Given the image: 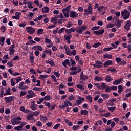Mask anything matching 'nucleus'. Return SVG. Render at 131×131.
<instances>
[{
	"instance_id": "obj_1",
	"label": "nucleus",
	"mask_w": 131,
	"mask_h": 131,
	"mask_svg": "<svg viewBox=\"0 0 131 131\" xmlns=\"http://www.w3.org/2000/svg\"><path fill=\"white\" fill-rule=\"evenodd\" d=\"M121 14L122 15V17H123V19L125 20L128 19L130 16V12L126 9H124V10L121 12Z\"/></svg>"
},
{
	"instance_id": "obj_2",
	"label": "nucleus",
	"mask_w": 131,
	"mask_h": 131,
	"mask_svg": "<svg viewBox=\"0 0 131 131\" xmlns=\"http://www.w3.org/2000/svg\"><path fill=\"white\" fill-rule=\"evenodd\" d=\"M88 27L85 25H82L76 28V32L79 34H82L83 31H85Z\"/></svg>"
},
{
	"instance_id": "obj_3",
	"label": "nucleus",
	"mask_w": 131,
	"mask_h": 131,
	"mask_svg": "<svg viewBox=\"0 0 131 131\" xmlns=\"http://www.w3.org/2000/svg\"><path fill=\"white\" fill-rule=\"evenodd\" d=\"M15 99V97L13 96H10L9 97H5L4 98V100L6 104L11 103Z\"/></svg>"
},
{
	"instance_id": "obj_4",
	"label": "nucleus",
	"mask_w": 131,
	"mask_h": 131,
	"mask_svg": "<svg viewBox=\"0 0 131 131\" xmlns=\"http://www.w3.org/2000/svg\"><path fill=\"white\" fill-rule=\"evenodd\" d=\"M25 125H26V122L23 121V123L20 124L19 126H15L14 130L17 131H22V128Z\"/></svg>"
},
{
	"instance_id": "obj_5",
	"label": "nucleus",
	"mask_w": 131,
	"mask_h": 131,
	"mask_svg": "<svg viewBox=\"0 0 131 131\" xmlns=\"http://www.w3.org/2000/svg\"><path fill=\"white\" fill-rule=\"evenodd\" d=\"M84 13H89V14H93V8L91 4L88 7V9H85L84 10Z\"/></svg>"
},
{
	"instance_id": "obj_6",
	"label": "nucleus",
	"mask_w": 131,
	"mask_h": 131,
	"mask_svg": "<svg viewBox=\"0 0 131 131\" xmlns=\"http://www.w3.org/2000/svg\"><path fill=\"white\" fill-rule=\"evenodd\" d=\"M104 32H105V30L103 29H102L99 30L98 31H95L93 32V33L94 34H96V35L100 36L103 35Z\"/></svg>"
},
{
	"instance_id": "obj_7",
	"label": "nucleus",
	"mask_w": 131,
	"mask_h": 131,
	"mask_svg": "<svg viewBox=\"0 0 131 131\" xmlns=\"http://www.w3.org/2000/svg\"><path fill=\"white\" fill-rule=\"evenodd\" d=\"M26 29L28 33H30V34H33L35 32V30L32 27H27Z\"/></svg>"
},
{
	"instance_id": "obj_8",
	"label": "nucleus",
	"mask_w": 131,
	"mask_h": 131,
	"mask_svg": "<svg viewBox=\"0 0 131 131\" xmlns=\"http://www.w3.org/2000/svg\"><path fill=\"white\" fill-rule=\"evenodd\" d=\"M131 27V21L128 20L126 25L124 26V29L126 30L127 31L130 30Z\"/></svg>"
},
{
	"instance_id": "obj_9",
	"label": "nucleus",
	"mask_w": 131,
	"mask_h": 131,
	"mask_svg": "<svg viewBox=\"0 0 131 131\" xmlns=\"http://www.w3.org/2000/svg\"><path fill=\"white\" fill-rule=\"evenodd\" d=\"M112 65H113V61L111 60H107L104 63H103V66L105 68Z\"/></svg>"
},
{
	"instance_id": "obj_10",
	"label": "nucleus",
	"mask_w": 131,
	"mask_h": 131,
	"mask_svg": "<svg viewBox=\"0 0 131 131\" xmlns=\"http://www.w3.org/2000/svg\"><path fill=\"white\" fill-rule=\"evenodd\" d=\"M35 51H39L40 52L42 51V48L41 46H35L33 47L32 48V50H34Z\"/></svg>"
},
{
	"instance_id": "obj_11",
	"label": "nucleus",
	"mask_w": 131,
	"mask_h": 131,
	"mask_svg": "<svg viewBox=\"0 0 131 131\" xmlns=\"http://www.w3.org/2000/svg\"><path fill=\"white\" fill-rule=\"evenodd\" d=\"M70 16L72 18H78V15L75 11H71L70 14Z\"/></svg>"
},
{
	"instance_id": "obj_12",
	"label": "nucleus",
	"mask_w": 131,
	"mask_h": 131,
	"mask_svg": "<svg viewBox=\"0 0 131 131\" xmlns=\"http://www.w3.org/2000/svg\"><path fill=\"white\" fill-rule=\"evenodd\" d=\"M64 47L67 55L68 56H71V51L69 49V47H68L66 45H64Z\"/></svg>"
},
{
	"instance_id": "obj_13",
	"label": "nucleus",
	"mask_w": 131,
	"mask_h": 131,
	"mask_svg": "<svg viewBox=\"0 0 131 131\" xmlns=\"http://www.w3.org/2000/svg\"><path fill=\"white\" fill-rule=\"evenodd\" d=\"M62 65L64 67L66 68L67 65L70 67V62L68 59H66L64 61H62Z\"/></svg>"
},
{
	"instance_id": "obj_14",
	"label": "nucleus",
	"mask_w": 131,
	"mask_h": 131,
	"mask_svg": "<svg viewBox=\"0 0 131 131\" xmlns=\"http://www.w3.org/2000/svg\"><path fill=\"white\" fill-rule=\"evenodd\" d=\"M6 93H4V96H8L12 95V93H11V88L9 87L7 90L5 91Z\"/></svg>"
},
{
	"instance_id": "obj_15",
	"label": "nucleus",
	"mask_w": 131,
	"mask_h": 131,
	"mask_svg": "<svg viewBox=\"0 0 131 131\" xmlns=\"http://www.w3.org/2000/svg\"><path fill=\"white\" fill-rule=\"evenodd\" d=\"M122 80H123V79L121 78H120V79H119L118 80H115L113 82V84L118 85V84H120L121 83V82L122 81Z\"/></svg>"
},
{
	"instance_id": "obj_16",
	"label": "nucleus",
	"mask_w": 131,
	"mask_h": 131,
	"mask_svg": "<svg viewBox=\"0 0 131 131\" xmlns=\"http://www.w3.org/2000/svg\"><path fill=\"white\" fill-rule=\"evenodd\" d=\"M84 98L83 97H81V96H79L78 97V99L76 100V103L77 104L79 105H80L82 101H84Z\"/></svg>"
},
{
	"instance_id": "obj_17",
	"label": "nucleus",
	"mask_w": 131,
	"mask_h": 131,
	"mask_svg": "<svg viewBox=\"0 0 131 131\" xmlns=\"http://www.w3.org/2000/svg\"><path fill=\"white\" fill-rule=\"evenodd\" d=\"M22 120V118H21V117L17 116L16 117H13L11 119V122H15V121H20V120Z\"/></svg>"
},
{
	"instance_id": "obj_18",
	"label": "nucleus",
	"mask_w": 131,
	"mask_h": 131,
	"mask_svg": "<svg viewBox=\"0 0 131 131\" xmlns=\"http://www.w3.org/2000/svg\"><path fill=\"white\" fill-rule=\"evenodd\" d=\"M40 119L41 122H46L48 120L47 117L46 116H43V115H40Z\"/></svg>"
},
{
	"instance_id": "obj_19",
	"label": "nucleus",
	"mask_w": 131,
	"mask_h": 131,
	"mask_svg": "<svg viewBox=\"0 0 131 131\" xmlns=\"http://www.w3.org/2000/svg\"><path fill=\"white\" fill-rule=\"evenodd\" d=\"M49 11V9L48 7L46 6L42 8V12L43 13H48Z\"/></svg>"
},
{
	"instance_id": "obj_20",
	"label": "nucleus",
	"mask_w": 131,
	"mask_h": 131,
	"mask_svg": "<svg viewBox=\"0 0 131 131\" xmlns=\"http://www.w3.org/2000/svg\"><path fill=\"white\" fill-rule=\"evenodd\" d=\"M103 55H104V59H112V56L111 54L106 53V54H104Z\"/></svg>"
},
{
	"instance_id": "obj_21",
	"label": "nucleus",
	"mask_w": 131,
	"mask_h": 131,
	"mask_svg": "<svg viewBox=\"0 0 131 131\" xmlns=\"http://www.w3.org/2000/svg\"><path fill=\"white\" fill-rule=\"evenodd\" d=\"M5 40H6V38H5V37L0 38V45L1 47L4 46V45H5Z\"/></svg>"
},
{
	"instance_id": "obj_22",
	"label": "nucleus",
	"mask_w": 131,
	"mask_h": 131,
	"mask_svg": "<svg viewBox=\"0 0 131 131\" xmlns=\"http://www.w3.org/2000/svg\"><path fill=\"white\" fill-rule=\"evenodd\" d=\"M38 107L37 104H31L30 108L33 111H35L37 110Z\"/></svg>"
},
{
	"instance_id": "obj_23",
	"label": "nucleus",
	"mask_w": 131,
	"mask_h": 131,
	"mask_svg": "<svg viewBox=\"0 0 131 131\" xmlns=\"http://www.w3.org/2000/svg\"><path fill=\"white\" fill-rule=\"evenodd\" d=\"M105 80L107 82H110L113 81V78L110 75H107V77L105 78Z\"/></svg>"
},
{
	"instance_id": "obj_24",
	"label": "nucleus",
	"mask_w": 131,
	"mask_h": 131,
	"mask_svg": "<svg viewBox=\"0 0 131 131\" xmlns=\"http://www.w3.org/2000/svg\"><path fill=\"white\" fill-rule=\"evenodd\" d=\"M101 97L103 98L104 100L108 99L110 97V95L107 94H102Z\"/></svg>"
},
{
	"instance_id": "obj_25",
	"label": "nucleus",
	"mask_w": 131,
	"mask_h": 131,
	"mask_svg": "<svg viewBox=\"0 0 131 131\" xmlns=\"http://www.w3.org/2000/svg\"><path fill=\"white\" fill-rule=\"evenodd\" d=\"M33 117H34V116L33 115V114H28L27 116V120L28 121H31L33 119Z\"/></svg>"
},
{
	"instance_id": "obj_26",
	"label": "nucleus",
	"mask_w": 131,
	"mask_h": 131,
	"mask_svg": "<svg viewBox=\"0 0 131 131\" xmlns=\"http://www.w3.org/2000/svg\"><path fill=\"white\" fill-rule=\"evenodd\" d=\"M76 87L78 89H79L80 90H84V88L83 84H80L79 83H78L76 84Z\"/></svg>"
},
{
	"instance_id": "obj_27",
	"label": "nucleus",
	"mask_w": 131,
	"mask_h": 131,
	"mask_svg": "<svg viewBox=\"0 0 131 131\" xmlns=\"http://www.w3.org/2000/svg\"><path fill=\"white\" fill-rule=\"evenodd\" d=\"M29 59L30 61V63H31V65H33L34 62V57L33 55H29Z\"/></svg>"
},
{
	"instance_id": "obj_28",
	"label": "nucleus",
	"mask_w": 131,
	"mask_h": 131,
	"mask_svg": "<svg viewBox=\"0 0 131 131\" xmlns=\"http://www.w3.org/2000/svg\"><path fill=\"white\" fill-rule=\"evenodd\" d=\"M65 122L69 126H73V124L72 122L71 121H70L68 119L65 118L64 119Z\"/></svg>"
},
{
	"instance_id": "obj_29",
	"label": "nucleus",
	"mask_w": 131,
	"mask_h": 131,
	"mask_svg": "<svg viewBox=\"0 0 131 131\" xmlns=\"http://www.w3.org/2000/svg\"><path fill=\"white\" fill-rule=\"evenodd\" d=\"M89 112L86 110H82L81 111V115L82 116L83 115H87Z\"/></svg>"
},
{
	"instance_id": "obj_30",
	"label": "nucleus",
	"mask_w": 131,
	"mask_h": 131,
	"mask_svg": "<svg viewBox=\"0 0 131 131\" xmlns=\"http://www.w3.org/2000/svg\"><path fill=\"white\" fill-rule=\"evenodd\" d=\"M94 80L97 82H100L102 81V78L101 77L96 76Z\"/></svg>"
},
{
	"instance_id": "obj_31",
	"label": "nucleus",
	"mask_w": 131,
	"mask_h": 131,
	"mask_svg": "<svg viewBox=\"0 0 131 131\" xmlns=\"http://www.w3.org/2000/svg\"><path fill=\"white\" fill-rule=\"evenodd\" d=\"M23 122L21 121H13V122H11L12 125L15 126L16 124H22Z\"/></svg>"
},
{
	"instance_id": "obj_32",
	"label": "nucleus",
	"mask_w": 131,
	"mask_h": 131,
	"mask_svg": "<svg viewBox=\"0 0 131 131\" xmlns=\"http://www.w3.org/2000/svg\"><path fill=\"white\" fill-rule=\"evenodd\" d=\"M51 21L56 26L57 23V19L55 17H54L51 18Z\"/></svg>"
},
{
	"instance_id": "obj_33",
	"label": "nucleus",
	"mask_w": 131,
	"mask_h": 131,
	"mask_svg": "<svg viewBox=\"0 0 131 131\" xmlns=\"http://www.w3.org/2000/svg\"><path fill=\"white\" fill-rule=\"evenodd\" d=\"M42 125H43V123H42L41 121H37L36 122V125L37 127H42Z\"/></svg>"
},
{
	"instance_id": "obj_34",
	"label": "nucleus",
	"mask_w": 131,
	"mask_h": 131,
	"mask_svg": "<svg viewBox=\"0 0 131 131\" xmlns=\"http://www.w3.org/2000/svg\"><path fill=\"white\" fill-rule=\"evenodd\" d=\"M43 53L45 54H49L50 55H52V53L50 49L49 50L46 49L43 51Z\"/></svg>"
},
{
	"instance_id": "obj_35",
	"label": "nucleus",
	"mask_w": 131,
	"mask_h": 131,
	"mask_svg": "<svg viewBox=\"0 0 131 131\" xmlns=\"http://www.w3.org/2000/svg\"><path fill=\"white\" fill-rule=\"evenodd\" d=\"M72 37L71 35L67 36L66 37V40L67 41V42L68 44H70L71 43L70 40Z\"/></svg>"
},
{
	"instance_id": "obj_36",
	"label": "nucleus",
	"mask_w": 131,
	"mask_h": 131,
	"mask_svg": "<svg viewBox=\"0 0 131 131\" xmlns=\"http://www.w3.org/2000/svg\"><path fill=\"white\" fill-rule=\"evenodd\" d=\"M32 113L33 116H37L40 114L39 111H32Z\"/></svg>"
},
{
	"instance_id": "obj_37",
	"label": "nucleus",
	"mask_w": 131,
	"mask_h": 131,
	"mask_svg": "<svg viewBox=\"0 0 131 131\" xmlns=\"http://www.w3.org/2000/svg\"><path fill=\"white\" fill-rule=\"evenodd\" d=\"M71 9V5H69L66 7V8H64L62 10V11H67V12L69 13V10Z\"/></svg>"
},
{
	"instance_id": "obj_38",
	"label": "nucleus",
	"mask_w": 131,
	"mask_h": 131,
	"mask_svg": "<svg viewBox=\"0 0 131 131\" xmlns=\"http://www.w3.org/2000/svg\"><path fill=\"white\" fill-rule=\"evenodd\" d=\"M4 88H2L0 90V98H3V97H4V95L5 94V93H4Z\"/></svg>"
},
{
	"instance_id": "obj_39",
	"label": "nucleus",
	"mask_w": 131,
	"mask_h": 131,
	"mask_svg": "<svg viewBox=\"0 0 131 131\" xmlns=\"http://www.w3.org/2000/svg\"><path fill=\"white\" fill-rule=\"evenodd\" d=\"M101 45V44L100 43V42H97L95 44H94L93 46H92V47L93 48H98L99 46H100Z\"/></svg>"
},
{
	"instance_id": "obj_40",
	"label": "nucleus",
	"mask_w": 131,
	"mask_h": 131,
	"mask_svg": "<svg viewBox=\"0 0 131 131\" xmlns=\"http://www.w3.org/2000/svg\"><path fill=\"white\" fill-rule=\"evenodd\" d=\"M117 100V99L116 98H110L108 100V101H110L111 103H113L115 102Z\"/></svg>"
},
{
	"instance_id": "obj_41",
	"label": "nucleus",
	"mask_w": 131,
	"mask_h": 131,
	"mask_svg": "<svg viewBox=\"0 0 131 131\" xmlns=\"http://www.w3.org/2000/svg\"><path fill=\"white\" fill-rule=\"evenodd\" d=\"M20 60H21V59L20 58V57L19 56V55H16L13 58V61H16V60L20 61Z\"/></svg>"
},
{
	"instance_id": "obj_42",
	"label": "nucleus",
	"mask_w": 131,
	"mask_h": 131,
	"mask_svg": "<svg viewBox=\"0 0 131 131\" xmlns=\"http://www.w3.org/2000/svg\"><path fill=\"white\" fill-rule=\"evenodd\" d=\"M118 92L119 94L123 92V87L121 85H119L118 86Z\"/></svg>"
},
{
	"instance_id": "obj_43",
	"label": "nucleus",
	"mask_w": 131,
	"mask_h": 131,
	"mask_svg": "<svg viewBox=\"0 0 131 131\" xmlns=\"http://www.w3.org/2000/svg\"><path fill=\"white\" fill-rule=\"evenodd\" d=\"M43 32V29H38L37 30V34L38 35L42 34V33Z\"/></svg>"
},
{
	"instance_id": "obj_44",
	"label": "nucleus",
	"mask_w": 131,
	"mask_h": 131,
	"mask_svg": "<svg viewBox=\"0 0 131 131\" xmlns=\"http://www.w3.org/2000/svg\"><path fill=\"white\" fill-rule=\"evenodd\" d=\"M94 85L95 86H96L98 89L99 90H101L102 89V87L100 83H94Z\"/></svg>"
},
{
	"instance_id": "obj_45",
	"label": "nucleus",
	"mask_w": 131,
	"mask_h": 131,
	"mask_svg": "<svg viewBox=\"0 0 131 131\" xmlns=\"http://www.w3.org/2000/svg\"><path fill=\"white\" fill-rule=\"evenodd\" d=\"M0 30L2 31L3 33H5L7 31V27H5V26H2L0 28Z\"/></svg>"
},
{
	"instance_id": "obj_46",
	"label": "nucleus",
	"mask_w": 131,
	"mask_h": 131,
	"mask_svg": "<svg viewBox=\"0 0 131 131\" xmlns=\"http://www.w3.org/2000/svg\"><path fill=\"white\" fill-rule=\"evenodd\" d=\"M5 128L7 130H11V129H13V126L12 125H10V124H8V125H6Z\"/></svg>"
},
{
	"instance_id": "obj_47",
	"label": "nucleus",
	"mask_w": 131,
	"mask_h": 131,
	"mask_svg": "<svg viewBox=\"0 0 131 131\" xmlns=\"http://www.w3.org/2000/svg\"><path fill=\"white\" fill-rule=\"evenodd\" d=\"M46 64H49L52 67L55 66V62L53 61H47L46 62Z\"/></svg>"
},
{
	"instance_id": "obj_48",
	"label": "nucleus",
	"mask_w": 131,
	"mask_h": 131,
	"mask_svg": "<svg viewBox=\"0 0 131 131\" xmlns=\"http://www.w3.org/2000/svg\"><path fill=\"white\" fill-rule=\"evenodd\" d=\"M41 90H42L41 88L36 87V86L32 89L33 91H38V92L41 91Z\"/></svg>"
},
{
	"instance_id": "obj_49",
	"label": "nucleus",
	"mask_w": 131,
	"mask_h": 131,
	"mask_svg": "<svg viewBox=\"0 0 131 131\" xmlns=\"http://www.w3.org/2000/svg\"><path fill=\"white\" fill-rule=\"evenodd\" d=\"M26 25H27L26 23L22 22L19 24V27H21V28H24V27H26Z\"/></svg>"
},
{
	"instance_id": "obj_50",
	"label": "nucleus",
	"mask_w": 131,
	"mask_h": 131,
	"mask_svg": "<svg viewBox=\"0 0 131 131\" xmlns=\"http://www.w3.org/2000/svg\"><path fill=\"white\" fill-rule=\"evenodd\" d=\"M88 76H85V75L82 76V77L80 78V79L83 81H85L88 79Z\"/></svg>"
},
{
	"instance_id": "obj_51",
	"label": "nucleus",
	"mask_w": 131,
	"mask_h": 131,
	"mask_svg": "<svg viewBox=\"0 0 131 131\" xmlns=\"http://www.w3.org/2000/svg\"><path fill=\"white\" fill-rule=\"evenodd\" d=\"M100 28V26H95L94 27H92L91 30L93 31H96V30H99V29Z\"/></svg>"
},
{
	"instance_id": "obj_52",
	"label": "nucleus",
	"mask_w": 131,
	"mask_h": 131,
	"mask_svg": "<svg viewBox=\"0 0 131 131\" xmlns=\"http://www.w3.org/2000/svg\"><path fill=\"white\" fill-rule=\"evenodd\" d=\"M113 49V47H110V48H105L104 49H103V51L104 52H108V51H110L111 50H112Z\"/></svg>"
},
{
	"instance_id": "obj_53",
	"label": "nucleus",
	"mask_w": 131,
	"mask_h": 131,
	"mask_svg": "<svg viewBox=\"0 0 131 131\" xmlns=\"http://www.w3.org/2000/svg\"><path fill=\"white\" fill-rule=\"evenodd\" d=\"M116 28L117 29L120 28L121 26V23L120 22V21L119 20H118V22L116 24Z\"/></svg>"
},
{
	"instance_id": "obj_54",
	"label": "nucleus",
	"mask_w": 131,
	"mask_h": 131,
	"mask_svg": "<svg viewBox=\"0 0 131 131\" xmlns=\"http://www.w3.org/2000/svg\"><path fill=\"white\" fill-rule=\"evenodd\" d=\"M62 12H63L64 16L66 18H69V14L68 13V12H67L66 11H62Z\"/></svg>"
},
{
	"instance_id": "obj_55",
	"label": "nucleus",
	"mask_w": 131,
	"mask_h": 131,
	"mask_svg": "<svg viewBox=\"0 0 131 131\" xmlns=\"http://www.w3.org/2000/svg\"><path fill=\"white\" fill-rule=\"evenodd\" d=\"M107 87V85L104 82H102L101 83V88H102V90H104Z\"/></svg>"
},
{
	"instance_id": "obj_56",
	"label": "nucleus",
	"mask_w": 131,
	"mask_h": 131,
	"mask_svg": "<svg viewBox=\"0 0 131 131\" xmlns=\"http://www.w3.org/2000/svg\"><path fill=\"white\" fill-rule=\"evenodd\" d=\"M44 98H45V100H46L47 101H50L51 100L50 95H46L45 96Z\"/></svg>"
},
{
	"instance_id": "obj_57",
	"label": "nucleus",
	"mask_w": 131,
	"mask_h": 131,
	"mask_svg": "<svg viewBox=\"0 0 131 131\" xmlns=\"http://www.w3.org/2000/svg\"><path fill=\"white\" fill-rule=\"evenodd\" d=\"M80 127L79 125H74L72 127L73 130H77Z\"/></svg>"
},
{
	"instance_id": "obj_58",
	"label": "nucleus",
	"mask_w": 131,
	"mask_h": 131,
	"mask_svg": "<svg viewBox=\"0 0 131 131\" xmlns=\"http://www.w3.org/2000/svg\"><path fill=\"white\" fill-rule=\"evenodd\" d=\"M75 96H73V95H71V96H69L68 97V99L70 101H72L74 99H75Z\"/></svg>"
},
{
	"instance_id": "obj_59",
	"label": "nucleus",
	"mask_w": 131,
	"mask_h": 131,
	"mask_svg": "<svg viewBox=\"0 0 131 131\" xmlns=\"http://www.w3.org/2000/svg\"><path fill=\"white\" fill-rule=\"evenodd\" d=\"M15 16L18 18V19H20V15H21V12H16L15 13Z\"/></svg>"
},
{
	"instance_id": "obj_60",
	"label": "nucleus",
	"mask_w": 131,
	"mask_h": 131,
	"mask_svg": "<svg viewBox=\"0 0 131 131\" xmlns=\"http://www.w3.org/2000/svg\"><path fill=\"white\" fill-rule=\"evenodd\" d=\"M28 7L29 9H33V7L32 6V3L30 1L28 2Z\"/></svg>"
},
{
	"instance_id": "obj_61",
	"label": "nucleus",
	"mask_w": 131,
	"mask_h": 131,
	"mask_svg": "<svg viewBox=\"0 0 131 131\" xmlns=\"http://www.w3.org/2000/svg\"><path fill=\"white\" fill-rule=\"evenodd\" d=\"M66 21V19L63 18L59 19L58 21V24H61Z\"/></svg>"
},
{
	"instance_id": "obj_62",
	"label": "nucleus",
	"mask_w": 131,
	"mask_h": 131,
	"mask_svg": "<svg viewBox=\"0 0 131 131\" xmlns=\"http://www.w3.org/2000/svg\"><path fill=\"white\" fill-rule=\"evenodd\" d=\"M116 61L117 62V63L119 64V63H120L121 62L122 59H121V58H120V57H117V58H116Z\"/></svg>"
},
{
	"instance_id": "obj_63",
	"label": "nucleus",
	"mask_w": 131,
	"mask_h": 131,
	"mask_svg": "<svg viewBox=\"0 0 131 131\" xmlns=\"http://www.w3.org/2000/svg\"><path fill=\"white\" fill-rule=\"evenodd\" d=\"M86 99L88 100L90 103H92V96L91 95H88L86 96Z\"/></svg>"
},
{
	"instance_id": "obj_64",
	"label": "nucleus",
	"mask_w": 131,
	"mask_h": 131,
	"mask_svg": "<svg viewBox=\"0 0 131 131\" xmlns=\"http://www.w3.org/2000/svg\"><path fill=\"white\" fill-rule=\"evenodd\" d=\"M16 83H18L19 81H21L22 80V77L21 76H19L16 79Z\"/></svg>"
}]
</instances>
